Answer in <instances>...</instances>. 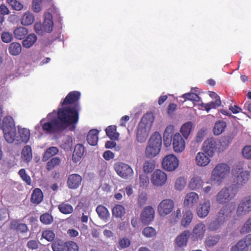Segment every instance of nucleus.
I'll return each instance as SVG.
<instances>
[{"label": "nucleus", "mask_w": 251, "mask_h": 251, "mask_svg": "<svg viewBox=\"0 0 251 251\" xmlns=\"http://www.w3.org/2000/svg\"><path fill=\"white\" fill-rule=\"evenodd\" d=\"M114 169L117 175L123 179H130L134 175V171L132 167L128 164L122 162L115 163L114 165Z\"/></svg>", "instance_id": "nucleus-8"}, {"label": "nucleus", "mask_w": 251, "mask_h": 251, "mask_svg": "<svg viewBox=\"0 0 251 251\" xmlns=\"http://www.w3.org/2000/svg\"><path fill=\"white\" fill-rule=\"evenodd\" d=\"M42 237L49 242H51L55 238V234L50 230H46L42 232Z\"/></svg>", "instance_id": "nucleus-52"}, {"label": "nucleus", "mask_w": 251, "mask_h": 251, "mask_svg": "<svg viewBox=\"0 0 251 251\" xmlns=\"http://www.w3.org/2000/svg\"><path fill=\"white\" fill-rule=\"evenodd\" d=\"M251 232V216L245 222L240 229L241 233Z\"/></svg>", "instance_id": "nucleus-54"}, {"label": "nucleus", "mask_w": 251, "mask_h": 251, "mask_svg": "<svg viewBox=\"0 0 251 251\" xmlns=\"http://www.w3.org/2000/svg\"><path fill=\"white\" fill-rule=\"evenodd\" d=\"M199 201V196L195 192L188 193L185 197L183 201V205L184 206L192 208Z\"/></svg>", "instance_id": "nucleus-21"}, {"label": "nucleus", "mask_w": 251, "mask_h": 251, "mask_svg": "<svg viewBox=\"0 0 251 251\" xmlns=\"http://www.w3.org/2000/svg\"><path fill=\"white\" fill-rule=\"evenodd\" d=\"M193 218V214L192 211L189 209H185L183 212L182 218L181 220V225L184 227H188Z\"/></svg>", "instance_id": "nucleus-25"}, {"label": "nucleus", "mask_w": 251, "mask_h": 251, "mask_svg": "<svg viewBox=\"0 0 251 251\" xmlns=\"http://www.w3.org/2000/svg\"><path fill=\"white\" fill-rule=\"evenodd\" d=\"M192 127V124L191 122H187L184 124L180 130V132L185 138H187L190 134Z\"/></svg>", "instance_id": "nucleus-43"}, {"label": "nucleus", "mask_w": 251, "mask_h": 251, "mask_svg": "<svg viewBox=\"0 0 251 251\" xmlns=\"http://www.w3.org/2000/svg\"><path fill=\"white\" fill-rule=\"evenodd\" d=\"M84 152V148L81 144H77L74 151L72 160L74 162L76 163L82 158Z\"/></svg>", "instance_id": "nucleus-27"}, {"label": "nucleus", "mask_w": 251, "mask_h": 251, "mask_svg": "<svg viewBox=\"0 0 251 251\" xmlns=\"http://www.w3.org/2000/svg\"><path fill=\"white\" fill-rule=\"evenodd\" d=\"M181 97L184 99V101L189 100L194 101H199L200 100V98L197 94L192 92L185 93Z\"/></svg>", "instance_id": "nucleus-51"}, {"label": "nucleus", "mask_w": 251, "mask_h": 251, "mask_svg": "<svg viewBox=\"0 0 251 251\" xmlns=\"http://www.w3.org/2000/svg\"><path fill=\"white\" fill-rule=\"evenodd\" d=\"M149 183V179L147 174H143L139 176V186L142 188H146Z\"/></svg>", "instance_id": "nucleus-55"}, {"label": "nucleus", "mask_w": 251, "mask_h": 251, "mask_svg": "<svg viewBox=\"0 0 251 251\" xmlns=\"http://www.w3.org/2000/svg\"><path fill=\"white\" fill-rule=\"evenodd\" d=\"M249 249V248L245 244L243 240L241 239L235 245L231 247V251H248Z\"/></svg>", "instance_id": "nucleus-44"}, {"label": "nucleus", "mask_w": 251, "mask_h": 251, "mask_svg": "<svg viewBox=\"0 0 251 251\" xmlns=\"http://www.w3.org/2000/svg\"><path fill=\"white\" fill-rule=\"evenodd\" d=\"M30 137L29 129L25 128H19V135L17 136L18 142L27 143Z\"/></svg>", "instance_id": "nucleus-29"}, {"label": "nucleus", "mask_w": 251, "mask_h": 251, "mask_svg": "<svg viewBox=\"0 0 251 251\" xmlns=\"http://www.w3.org/2000/svg\"><path fill=\"white\" fill-rule=\"evenodd\" d=\"M147 194L145 192H141L138 196L137 204L142 207L146 204L147 201Z\"/></svg>", "instance_id": "nucleus-59"}, {"label": "nucleus", "mask_w": 251, "mask_h": 251, "mask_svg": "<svg viewBox=\"0 0 251 251\" xmlns=\"http://www.w3.org/2000/svg\"><path fill=\"white\" fill-rule=\"evenodd\" d=\"M21 158L26 162H29L31 160L32 153L30 146L26 145L23 148L21 152Z\"/></svg>", "instance_id": "nucleus-31"}, {"label": "nucleus", "mask_w": 251, "mask_h": 251, "mask_svg": "<svg viewBox=\"0 0 251 251\" xmlns=\"http://www.w3.org/2000/svg\"><path fill=\"white\" fill-rule=\"evenodd\" d=\"M236 194L237 191L233 189V186L224 187L216 195V201L219 204H226L235 198Z\"/></svg>", "instance_id": "nucleus-5"}, {"label": "nucleus", "mask_w": 251, "mask_h": 251, "mask_svg": "<svg viewBox=\"0 0 251 251\" xmlns=\"http://www.w3.org/2000/svg\"><path fill=\"white\" fill-rule=\"evenodd\" d=\"M60 159L58 157H54L50 160L47 164V169L51 170L60 163Z\"/></svg>", "instance_id": "nucleus-47"}, {"label": "nucleus", "mask_w": 251, "mask_h": 251, "mask_svg": "<svg viewBox=\"0 0 251 251\" xmlns=\"http://www.w3.org/2000/svg\"><path fill=\"white\" fill-rule=\"evenodd\" d=\"M9 119L11 120V118H9ZM10 123L11 126H12V128L8 129L7 127H5L3 130V132L4 137L6 142L8 143H12L15 141L17 142V136L15 126H14L12 122H10Z\"/></svg>", "instance_id": "nucleus-18"}, {"label": "nucleus", "mask_w": 251, "mask_h": 251, "mask_svg": "<svg viewBox=\"0 0 251 251\" xmlns=\"http://www.w3.org/2000/svg\"><path fill=\"white\" fill-rule=\"evenodd\" d=\"M28 29L23 26L17 27L13 32L14 36L18 40H22L28 34Z\"/></svg>", "instance_id": "nucleus-32"}, {"label": "nucleus", "mask_w": 251, "mask_h": 251, "mask_svg": "<svg viewBox=\"0 0 251 251\" xmlns=\"http://www.w3.org/2000/svg\"><path fill=\"white\" fill-rule=\"evenodd\" d=\"M44 22L36 23L34 25L35 32L39 35H43L46 33H50L52 31L53 23L52 20V15L48 12L45 13L44 15Z\"/></svg>", "instance_id": "nucleus-6"}, {"label": "nucleus", "mask_w": 251, "mask_h": 251, "mask_svg": "<svg viewBox=\"0 0 251 251\" xmlns=\"http://www.w3.org/2000/svg\"><path fill=\"white\" fill-rule=\"evenodd\" d=\"M19 175L22 179L28 185L31 184V178L30 176L26 174L25 171L24 169H21L19 171Z\"/></svg>", "instance_id": "nucleus-60"}, {"label": "nucleus", "mask_w": 251, "mask_h": 251, "mask_svg": "<svg viewBox=\"0 0 251 251\" xmlns=\"http://www.w3.org/2000/svg\"><path fill=\"white\" fill-rule=\"evenodd\" d=\"M40 221L44 224L49 225L51 224L53 221V218L51 215L49 213H45L42 214L40 218Z\"/></svg>", "instance_id": "nucleus-57"}, {"label": "nucleus", "mask_w": 251, "mask_h": 251, "mask_svg": "<svg viewBox=\"0 0 251 251\" xmlns=\"http://www.w3.org/2000/svg\"><path fill=\"white\" fill-rule=\"evenodd\" d=\"M34 21L35 16L30 11H26L24 13L20 19V23L24 26L31 25Z\"/></svg>", "instance_id": "nucleus-24"}, {"label": "nucleus", "mask_w": 251, "mask_h": 251, "mask_svg": "<svg viewBox=\"0 0 251 251\" xmlns=\"http://www.w3.org/2000/svg\"><path fill=\"white\" fill-rule=\"evenodd\" d=\"M59 211L63 214H69L73 211V206L66 202H62L58 206Z\"/></svg>", "instance_id": "nucleus-42"}, {"label": "nucleus", "mask_w": 251, "mask_h": 251, "mask_svg": "<svg viewBox=\"0 0 251 251\" xmlns=\"http://www.w3.org/2000/svg\"><path fill=\"white\" fill-rule=\"evenodd\" d=\"M224 224L221 223L216 219V220L212 222L208 226V229L211 231H215L219 229Z\"/></svg>", "instance_id": "nucleus-62"}, {"label": "nucleus", "mask_w": 251, "mask_h": 251, "mask_svg": "<svg viewBox=\"0 0 251 251\" xmlns=\"http://www.w3.org/2000/svg\"><path fill=\"white\" fill-rule=\"evenodd\" d=\"M161 164L163 169L169 172H172L178 167L179 160L175 155L170 154L163 158Z\"/></svg>", "instance_id": "nucleus-10"}, {"label": "nucleus", "mask_w": 251, "mask_h": 251, "mask_svg": "<svg viewBox=\"0 0 251 251\" xmlns=\"http://www.w3.org/2000/svg\"><path fill=\"white\" fill-rule=\"evenodd\" d=\"M72 146L73 139L72 137L69 136L65 137L61 144L62 148L68 151L71 150Z\"/></svg>", "instance_id": "nucleus-46"}, {"label": "nucleus", "mask_w": 251, "mask_h": 251, "mask_svg": "<svg viewBox=\"0 0 251 251\" xmlns=\"http://www.w3.org/2000/svg\"><path fill=\"white\" fill-rule=\"evenodd\" d=\"M190 235V233L189 230H186L183 231L176 239L177 245L180 247L185 246L187 245Z\"/></svg>", "instance_id": "nucleus-26"}, {"label": "nucleus", "mask_w": 251, "mask_h": 251, "mask_svg": "<svg viewBox=\"0 0 251 251\" xmlns=\"http://www.w3.org/2000/svg\"><path fill=\"white\" fill-rule=\"evenodd\" d=\"M206 231V226L203 222L196 224L192 230V237L196 241H201L204 237Z\"/></svg>", "instance_id": "nucleus-13"}, {"label": "nucleus", "mask_w": 251, "mask_h": 251, "mask_svg": "<svg viewBox=\"0 0 251 251\" xmlns=\"http://www.w3.org/2000/svg\"><path fill=\"white\" fill-rule=\"evenodd\" d=\"M6 1L15 10L20 11L23 8V5L17 0H7Z\"/></svg>", "instance_id": "nucleus-56"}, {"label": "nucleus", "mask_w": 251, "mask_h": 251, "mask_svg": "<svg viewBox=\"0 0 251 251\" xmlns=\"http://www.w3.org/2000/svg\"><path fill=\"white\" fill-rule=\"evenodd\" d=\"M218 148L217 141L212 138L207 139L202 145V151L213 157L215 152Z\"/></svg>", "instance_id": "nucleus-14"}, {"label": "nucleus", "mask_w": 251, "mask_h": 251, "mask_svg": "<svg viewBox=\"0 0 251 251\" xmlns=\"http://www.w3.org/2000/svg\"><path fill=\"white\" fill-rule=\"evenodd\" d=\"M2 41L4 43H9L13 39L12 34L9 32H3L1 37Z\"/></svg>", "instance_id": "nucleus-64"}, {"label": "nucleus", "mask_w": 251, "mask_h": 251, "mask_svg": "<svg viewBox=\"0 0 251 251\" xmlns=\"http://www.w3.org/2000/svg\"><path fill=\"white\" fill-rule=\"evenodd\" d=\"M58 152L57 148L55 147H51L48 148L45 151L43 157V161H47L51 156L56 154Z\"/></svg>", "instance_id": "nucleus-40"}, {"label": "nucleus", "mask_w": 251, "mask_h": 251, "mask_svg": "<svg viewBox=\"0 0 251 251\" xmlns=\"http://www.w3.org/2000/svg\"><path fill=\"white\" fill-rule=\"evenodd\" d=\"M221 100L220 99H218L215 100L214 101H211L207 103H202L201 106L207 112L211 109H216L217 107L221 105Z\"/></svg>", "instance_id": "nucleus-34"}, {"label": "nucleus", "mask_w": 251, "mask_h": 251, "mask_svg": "<svg viewBox=\"0 0 251 251\" xmlns=\"http://www.w3.org/2000/svg\"><path fill=\"white\" fill-rule=\"evenodd\" d=\"M203 181L201 176L196 175L193 176L189 182L188 187L192 190H197L203 185Z\"/></svg>", "instance_id": "nucleus-23"}, {"label": "nucleus", "mask_w": 251, "mask_h": 251, "mask_svg": "<svg viewBox=\"0 0 251 251\" xmlns=\"http://www.w3.org/2000/svg\"><path fill=\"white\" fill-rule=\"evenodd\" d=\"M162 142L161 134L158 132H154L148 141L145 151L146 155L150 158L156 156L160 151Z\"/></svg>", "instance_id": "nucleus-4"}, {"label": "nucleus", "mask_w": 251, "mask_h": 251, "mask_svg": "<svg viewBox=\"0 0 251 251\" xmlns=\"http://www.w3.org/2000/svg\"><path fill=\"white\" fill-rule=\"evenodd\" d=\"M43 194L39 188H36L33 191L31 197V201L35 204L40 203L43 200Z\"/></svg>", "instance_id": "nucleus-30"}, {"label": "nucleus", "mask_w": 251, "mask_h": 251, "mask_svg": "<svg viewBox=\"0 0 251 251\" xmlns=\"http://www.w3.org/2000/svg\"><path fill=\"white\" fill-rule=\"evenodd\" d=\"M155 164L153 160L146 161L143 165V170L145 174H150L154 169Z\"/></svg>", "instance_id": "nucleus-38"}, {"label": "nucleus", "mask_w": 251, "mask_h": 251, "mask_svg": "<svg viewBox=\"0 0 251 251\" xmlns=\"http://www.w3.org/2000/svg\"><path fill=\"white\" fill-rule=\"evenodd\" d=\"M125 213V209L124 206L121 205H116L112 209V214L114 216L117 218H121Z\"/></svg>", "instance_id": "nucleus-45"}, {"label": "nucleus", "mask_w": 251, "mask_h": 251, "mask_svg": "<svg viewBox=\"0 0 251 251\" xmlns=\"http://www.w3.org/2000/svg\"><path fill=\"white\" fill-rule=\"evenodd\" d=\"M8 50L12 55H18L22 51V47L20 44L17 42L11 43L9 46Z\"/></svg>", "instance_id": "nucleus-35"}, {"label": "nucleus", "mask_w": 251, "mask_h": 251, "mask_svg": "<svg viewBox=\"0 0 251 251\" xmlns=\"http://www.w3.org/2000/svg\"><path fill=\"white\" fill-rule=\"evenodd\" d=\"M251 212V195L244 197L240 200L236 209L238 217L248 215Z\"/></svg>", "instance_id": "nucleus-9"}, {"label": "nucleus", "mask_w": 251, "mask_h": 251, "mask_svg": "<svg viewBox=\"0 0 251 251\" xmlns=\"http://www.w3.org/2000/svg\"><path fill=\"white\" fill-rule=\"evenodd\" d=\"M37 41V36L34 33L29 34L23 41V46L25 48H29L32 46Z\"/></svg>", "instance_id": "nucleus-33"}, {"label": "nucleus", "mask_w": 251, "mask_h": 251, "mask_svg": "<svg viewBox=\"0 0 251 251\" xmlns=\"http://www.w3.org/2000/svg\"><path fill=\"white\" fill-rule=\"evenodd\" d=\"M153 122V117L150 114L146 115L142 118L139 124L136 134V138L139 142L143 143L146 141Z\"/></svg>", "instance_id": "nucleus-2"}, {"label": "nucleus", "mask_w": 251, "mask_h": 251, "mask_svg": "<svg viewBox=\"0 0 251 251\" xmlns=\"http://www.w3.org/2000/svg\"><path fill=\"white\" fill-rule=\"evenodd\" d=\"M155 229L151 226L145 227L142 231L143 235L147 238H151L156 235Z\"/></svg>", "instance_id": "nucleus-50"}, {"label": "nucleus", "mask_w": 251, "mask_h": 251, "mask_svg": "<svg viewBox=\"0 0 251 251\" xmlns=\"http://www.w3.org/2000/svg\"><path fill=\"white\" fill-rule=\"evenodd\" d=\"M65 246L67 249V251H78V247L77 245L73 241H67L65 243Z\"/></svg>", "instance_id": "nucleus-63"}, {"label": "nucleus", "mask_w": 251, "mask_h": 251, "mask_svg": "<svg viewBox=\"0 0 251 251\" xmlns=\"http://www.w3.org/2000/svg\"><path fill=\"white\" fill-rule=\"evenodd\" d=\"M11 228L21 232H26L28 230L26 224H19L17 221H14L11 223Z\"/></svg>", "instance_id": "nucleus-39"}, {"label": "nucleus", "mask_w": 251, "mask_h": 251, "mask_svg": "<svg viewBox=\"0 0 251 251\" xmlns=\"http://www.w3.org/2000/svg\"><path fill=\"white\" fill-rule=\"evenodd\" d=\"M226 127V123L223 121H219L217 122L214 125L213 128V133L216 135L221 134L225 130Z\"/></svg>", "instance_id": "nucleus-37"}, {"label": "nucleus", "mask_w": 251, "mask_h": 251, "mask_svg": "<svg viewBox=\"0 0 251 251\" xmlns=\"http://www.w3.org/2000/svg\"><path fill=\"white\" fill-rule=\"evenodd\" d=\"M230 167L226 163L217 164L213 169L211 173V180L218 184H221L228 176Z\"/></svg>", "instance_id": "nucleus-3"}, {"label": "nucleus", "mask_w": 251, "mask_h": 251, "mask_svg": "<svg viewBox=\"0 0 251 251\" xmlns=\"http://www.w3.org/2000/svg\"><path fill=\"white\" fill-rule=\"evenodd\" d=\"M173 147L175 152H182L185 148V142L178 133L174 134L173 138Z\"/></svg>", "instance_id": "nucleus-16"}, {"label": "nucleus", "mask_w": 251, "mask_h": 251, "mask_svg": "<svg viewBox=\"0 0 251 251\" xmlns=\"http://www.w3.org/2000/svg\"><path fill=\"white\" fill-rule=\"evenodd\" d=\"M99 131L96 129L90 130L87 136V140L89 144L91 146L97 145L98 141Z\"/></svg>", "instance_id": "nucleus-28"}, {"label": "nucleus", "mask_w": 251, "mask_h": 251, "mask_svg": "<svg viewBox=\"0 0 251 251\" xmlns=\"http://www.w3.org/2000/svg\"><path fill=\"white\" fill-rule=\"evenodd\" d=\"M234 181L238 187H242L249 180L250 175L249 171L245 170L242 166H238L232 170Z\"/></svg>", "instance_id": "nucleus-7"}, {"label": "nucleus", "mask_w": 251, "mask_h": 251, "mask_svg": "<svg viewBox=\"0 0 251 251\" xmlns=\"http://www.w3.org/2000/svg\"><path fill=\"white\" fill-rule=\"evenodd\" d=\"M232 211L229 209L227 206H223L218 211L216 219L221 223L224 224L228 220L231 216Z\"/></svg>", "instance_id": "nucleus-20"}, {"label": "nucleus", "mask_w": 251, "mask_h": 251, "mask_svg": "<svg viewBox=\"0 0 251 251\" xmlns=\"http://www.w3.org/2000/svg\"><path fill=\"white\" fill-rule=\"evenodd\" d=\"M167 180V174L161 170H156L151 175V181L154 186H163Z\"/></svg>", "instance_id": "nucleus-12"}, {"label": "nucleus", "mask_w": 251, "mask_h": 251, "mask_svg": "<svg viewBox=\"0 0 251 251\" xmlns=\"http://www.w3.org/2000/svg\"><path fill=\"white\" fill-rule=\"evenodd\" d=\"M243 157L247 159H251V146H246L242 151Z\"/></svg>", "instance_id": "nucleus-61"}, {"label": "nucleus", "mask_w": 251, "mask_h": 251, "mask_svg": "<svg viewBox=\"0 0 251 251\" xmlns=\"http://www.w3.org/2000/svg\"><path fill=\"white\" fill-rule=\"evenodd\" d=\"M80 93L78 91L70 92L61 103V107L57 112L54 110L47 116L48 122L42 119L40 125L47 133H58L66 128L74 131L78 121L79 106L78 103Z\"/></svg>", "instance_id": "nucleus-1"}, {"label": "nucleus", "mask_w": 251, "mask_h": 251, "mask_svg": "<svg viewBox=\"0 0 251 251\" xmlns=\"http://www.w3.org/2000/svg\"><path fill=\"white\" fill-rule=\"evenodd\" d=\"M9 118H11L12 121L11 122L13 124L14 126H15L13 118L10 116H6L3 118L2 125H0V127L2 128V130H3V129L5 128V127H7L8 129H9L10 128H12V127H11V126L10 124V122H11V120H10Z\"/></svg>", "instance_id": "nucleus-58"}, {"label": "nucleus", "mask_w": 251, "mask_h": 251, "mask_svg": "<svg viewBox=\"0 0 251 251\" xmlns=\"http://www.w3.org/2000/svg\"><path fill=\"white\" fill-rule=\"evenodd\" d=\"M82 181V177L76 174L70 175L67 180V185L70 189H75L77 188Z\"/></svg>", "instance_id": "nucleus-22"}, {"label": "nucleus", "mask_w": 251, "mask_h": 251, "mask_svg": "<svg viewBox=\"0 0 251 251\" xmlns=\"http://www.w3.org/2000/svg\"><path fill=\"white\" fill-rule=\"evenodd\" d=\"M219 239L220 238L218 235L208 236L205 239L204 243L206 246L212 247L218 242Z\"/></svg>", "instance_id": "nucleus-48"}, {"label": "nucleus", "mask_w": 251, "mask_h": 251, "mask_svg": "<svg viewBox=\"0 0 251 251\" xmlns=\"http://www.w3.org/2000/svg\"><path fill=\"white\" fill-rule=\"evenodd\" d=\"M154 210L152 207L147 206L143 210L141 214V220L145 224H149L154 218Z\"/></svg>", "instance_id": "nucleus-19"}, {"label": "nucleus", "mask_w": 251, "mask_h": 251, "mask_svg": "<svg viewBox=\"0 0 251 251\" xmlns=\"http://www.w3.org/2000/svg\"><path fill=\"white\" fill-rule=\"evenodd\" d=\"M211 207L210 201L207 200L202 203H200L196 208V212L200 218H204L209 214Z\"/></svg>", "instance_id": "nucleus-17"}, {"label": "nucleus", "mask_w": 251, "mask_h": 251, "mask_svg": "<svg viewBox=\"0 0 251 251\" xmlns=\"http://www.w3.org/2000/svg\"><path fill=\"white\" fill-rule=\"evenodd\" d=\"M96 211L99 217L103 219H107L109 216V213L107 209L101 205H99L96 208Z\"/></svg>", "instance_id": "nucleus-41"}, {"label": "nucleus", "mask_w": 251, "mask_h": 251, "mask_svg": "<svg viewBox=\"0 0 251 251\" xmlns=\"http://www.w3.org/2000/svg\"><path fill=\"white\" fill-rule=\"evenodd\" d=\"M186 183V180L183 177H179L175 181V188L177 190L181 191L185 187Z\"/></svg>", "instance_id": "nucleus-49"}, {"label": "nucleus", "mask_w": 251, "mask_h": 251, "mask_svg": "<svg viewBox=\"0 0 251 251\" xmlns=\"http://www.w3.org/2000/svg\"><path fill=\"white\" fill-rule=\"evenodd\" d=\"M212 157L203 151L198 152L195 156V163L200 167H205L210 164Z\"/></svg>", "instance_id": "nucleus-15"}, {"label": "nucleus", "mask_w": 251, "mask_h": 251, "mask_svg": "<svg viewBox=\"0 0 251 251\" xmlns=\"http://www.w3.org/2000/svg\"><path fill=\"white\" fill-rule=\"evenodd\" d=\"M174 202L169 199L162 200L157 206V212L159 215L164 217L171 213L174 208Z\"/></svg>", "instance_id": "nucleus-11"}, {"label": "nucleus", "mask_w": 251, "mask_h": 251, "mask_svg": "<svg viewBox=\"0 0 251 251\" xmlns=\"http://www.w3.org/2000/svg\"><path fill=\"white\" fill-rule=\"evenodd\" d=\"M51 247L53 251H63L64 244L61 240H56L52 243Z\"/></svg>", "instance_id": "nucleus-53"}, {"label": "nucleus", "mask_w": 251, "mask_h": 251, "mask_svg": "<svg viewBox=\"0 0 251 251\" xmlns=\"http://www.w3.org/2000/svg\"><path fill=\"white\" fill-rule=\"evenodd\" d=\"M105 132L107 136L111 140H117L119 138V133L116 132V127L115 126H108Z\"/></svg>", "instance_id": "nucleus-36"}]
</instances>
